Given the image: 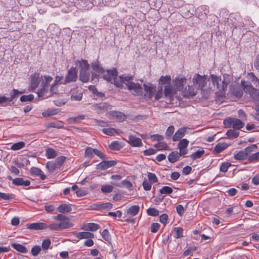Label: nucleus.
I'll return each instance as SVG.
<instances>
[{"instance_id": "20e7f679", "label": "nucleus", "mask_w": 259, "mask_h": 259, "mask_svg": "<svg viewBox=\"0 0 259 259\" xmlns=\"http://www.w3.org/2000/svg\"><path fill=\"white\" fill-rule=\"evenodd\" d=\"M111 105L107 102H101L92 105V109L98 114H102L111 109Z\"/></svg>"}, {"instance_id": "aec40b11", "label": "nucleus", "mask_w": 259, "mask_h": 259, "mask_svg": "<svg viewBox=\"0 0 259 259\" xmlns=\"http://www.w3.org/2000/svg\"><path fill=\"white\" fill-rule=\"evenodd\" d=\"M30 172L31 175L40 177L41 180H44L46 179V176L43 174L41 170L38 167H31L30 170Z\"/></svg>"}, {"instance_id": "1a4fd4ad", "label": "nucleus", "mask_w": 259, "mask_h": 259, "mask_svg": "<svg viewBox=\"0 0 259 259\" xmlns=\"http://www.w3.org/2000/svg\"><path fill=\"white\" fill-rule=\"evenodd\" d=\"M187 83V79L185 77H176L173 80V86L177 91H181L183 90L184 85Z\"/></svg>"}, {"instance_id": "f8f14e48", "label": "nucleus", "mask_w": 259, "mask_h": 259, "mask_svg": "<svg viewBox=\"0 0 259 259\" xmlns=\"http://www.w3.org/2000/svg\"><path fill=\"white\" fill-rule=\"evenodd\" d=\"M26 228L32 230H42L47 228V225L44 223H34L26 224Z\"/></svg>"}, {"instance_id": "dca6fc26", "label": "nucleus", "mask_w": 259, "mask_h": 259, "mask_svg": "<svg viewBox=\"0 0 259 259\" xmlns=\"http://www.w3.org/2000/svg\"><path fill=\"white\" fill-rule=\"evenodd\" d=\"M145 91L148 98L151 99L153 96L156 87L150 83H145L143 85Z\"/></svg>"}, {"instance_id": "9b49d317", "label": "nucleus", "mask_w": 259, "mask_h": 259, "mask_svg": "<svg viewBox=\"0 0 259 259\" xmlns=\"http://www.w3.org/2000/svg\"><path fill=\"white\" fill-rule=\"evenodd\" d=\"M117 162L114 160L103 161L97 165V169L103 170L116 164Z\"/></svg>"}, {"instance_id": "13d9d810", "label": "nucleus", "mask_w": 259, "mask_h": 259, "mask_svg": "<svg viewBox=\"0 0 259 259\" xmlns=\"http://www.w3.org/2000/svg\"><path fill=\"white\" fill-rule=\"evenodd\" d=\"M40 251V247L38 245H35L32 248L31 253L33 256H36L38 255Z\"/></svg>"}, {"instance_id": "603ef678", "label": "nucleus", "mask_w": 259, "mask_h": 259, "mask_svg": "<svg viewBox=\"0 0 259 259\" xmlns=\"http://www.w3.org/2000/svg\"><path fill=\"white\" fill-rule=\"evenodd\" d=\"M159 192L162 194H170L172 192V189L170 187L164 186L160 189Z\"/></svg>"}, {"instance_id": "2f4dec72", "label": "nucleus", "mask_w": 259, "mask_h": 259, "mask_svg": "<svg viewBox=\"0 0 259 259\" xmlns=\"http://www.w3.org/2000/svg\"><path fill=\"white\" fill-rule=\"evenodd\" d=\"M171 77L169 75L161 76L159 80V84L160 85H170Z\"/></svg>"}, {"instance_id": "8fccbe9b", "label": "nucleus", "mask_w": 259, "mask_h": 259, "mask_svg": "<svg viewBox=\"0 0 259 259\" xmlns=\"http://www.w3.org/2000/svg\"><path fill=\"white\" fill-rule=\"evenodd\" d=\"M231 166V164L229 162H224L220 165V170L221 171L226 172L228 171L229 167Z\"/></svg>"}, {"instance_id": "72a5a7b5", "label": "nucleus", "mask_w": 259, "mask_h": 259, "mask_svg": "<svg viewBox=\"0 0 259 259\" xmlns=\"http://www.w3.org/2000/svg\"><path fill=\"white\" fill-rule=\"evenodd\" d=\"M239 135V132L236 131V129H231L228 130L226 133V135L229 139H233L237 138Z\"/></svg>"}, {"instance_id": "5fc2aeb1", "label": "nucleus", "mask_w": 259, "mask_h": 259, "mask_svg": "<svg viewBox=\"0 0 259 259\" xmlns=\"http://www.w3.org/2000/svg\"><path fill=\"white\" fill-rule=\"evenodd\" d=\"M13 94L11 95V97L9 98V102L12 101L15 98L18 97L19 94H22L24 92L19 91L17 90L13 89Z\"/></svg>"}, {"instance_id": "f257e3e1", "label": "nucleus", "mask_w": 259, "mask_h": 259, "mask_svg": "<svg viewBox=\"0 0 259 259\" xmlns=\"http://www.w3.org/2000/svg\"><path fill=\"white\" fill-rule=\"evenodd\" d=\"M119 80H115V85L119 88H123V83L127 89L132 92L135 96H139L142 94V88L139 83H135L132 81L134 76L131 74H124L119 76Z\"/></svg>"}, {"instance_id": "4c0bfd02", "label": "nucleus", "mask_w": 259, "mask_h": 259, "mask_svg": "<svg viewBox=\"0 0 259 259\" xmlns=\"http://www.w3.org/2000/svg\"><path fill=\"white\" fill-rule=\"evenodd\" d=\"M257 149V145L255 144H252V145L245 148L244 149V151L248 157L249 155H251V153L252 152H255Z\"/></svg>"}, {"instance_id": "a18cd8bd", "label": "nucleus", "mask_w": 259, "mask_h": 259, "mask_svg": "<svg viewBox=\"0 0 259 259\" xmlns=\"http://www.w3.org/2000/svg\"><path fill=\"white\" fill-rule=\"evenodd\" d=\"M114 185L116 186L120 187L122 186H124L125 187L128 189H131L133 187V185L131 183V182L126 180L122 181L121 184H115Z\"/></svg>"}, {"instance_id": "f03ea898", "label": "nucleus", "mask_w": 259, "mask_h": 259, "mask_svg": "<svg viewBox=\"0 0 259 259\" xmlns=\"http://www.w3.org/2000/svg\"><path fill=\"white\" fill-rule=\"evenodd\" d=\"M211 80L214 85L216 86L219 94L222 95L225 93L228 85L232 79V76L228 74L223 75V80H222L221 77L218 76L214 74L210 75Z\"/></svg>"}, {"instance_id": "ea45409f", "label": "nucleus", "mask_w": 259, "mask_h": 259, "mask_svg": "<svg viewBox=\"0 0 259 259\" xmlns=\"http://www.w3.org/2000/svg\"><path fill=\"white\" fill-rule=\"evenodd\" d=\"M175 232V237L176 238H181L183 237V229L181 227H176L174 229Z\"/></svg>"}, {"instance_id": "de8ad7c7", "label": "nucleus", "mask_w": 259, "mask_h": 259, "mask_svg": "<svg viewBox=\"0 0 259 259\" xmlns=\"http://www.w3.org/2000/svg\"><path fill=\"white\" fill-rule=\"evenodd\" d=\"M113 115L115 116L119 121H124L126 119V115L120 112H115Z\"/></svg>"}, {"instance_id": "7c9ffc66", "label": "nucleus", "mask_w": 259, "mask_h": 259, "mask_svg": "<svg viewBox=\"0 0 259 259\" xmlns=\"http://www.w3.org/2000/svg\"><path fill=\"white\" fill-rule=\"evenodd\" d=\"M228 145L225 143H219L214 148V152L216 154L220 153L226 149Z\"/></svg>"}, {"instance_id": "b1692460", "label": "nucleus", "mask_w": 259, "mask_h": 259, "mask_svg": "<svg viewBox=\"0 0 259 259\" xmlns=\"http://www.w3.org/2000/svg\"><path fill=\"white\" fill-rule=\"evenodd\" d=\"M181 154V152H178L177 151H173L171 152L168 156V159L171 163H174L179 160L181 156H183Z\"/></svg>"}, {"instance_id": "864d4df0", "label": "nucleus", "mask_w": 259, "mask_h": 259, "mask_svg": "<svg viewBox=\"0 0 259 259\" xmlns=\"http://www.w3.org/2000/svg\"><path fill=\"white\" fill-rule=\"evenodd\" d=\"M34 99V96L32 94L28 95H23L20 97V101L22 102L32 101Z\"/></svg>"}, {"instance_id": "bb28decb", "label": "nucleus", "mask_w": 259, "mask_h": 259, "mask_svg": "<svg viewBox=\"0 0 259 259\" xmlns=\"http://www.w3.org/2000/svg\"><path fill=\"white\" fill-rule=\"evenodd\" d=\"M247 155L244 150L237 151L234 154V158L237 160H243L247 159Z\"/></svg>"}, {"instance_id": "c756f323", "label": "nucleus", "mask_w": 259, "mask_h": 259, "mask_svg": "<svg viewBox=\"0 0 259 259\" xmlns=\"http://www.w3.org/2000/svg\"><path fill=\"white\" fill-rule=\"evenodd\" d=\"M92 69L96 72L99 73H104V69L100 64L99 61H96L92 63Z\"/></svg>"}, {"instance_id": "0e129e2a", "label": "nucleus", "mask_w": 259, "mask_h": 259, "mask_svg": "<svg viewBox=\"0 0 259 259\" xmlns=\"http://www.w3.org/2000/svg\"><path fill=\"white\" fill-rule=\"evenodd\" d=\"M53 218L55 220L61 222L69 220V218L68 217L61 214H59L57 215L54 216Z\"/></svg>"}, {"instance_id": "c03bdc74", "label": "nucleus", "mask_w": 259, "mask_h": 259, "mask_svg": "<svg viewBox=\"0 0 259 259\" xmlns=\"http://www.w3.org/2000/svg\"><path fill=\"white\" fill-rule=\"evenodd\" d=\"M46 167L48 170L52 172H53L56 168L58 167L55 162L49 161L47 163Z\"/></svg>"}, {"instance_id": "bf43d9fd", "label": "nucleus", "mask_w": 259, "mask_h": 259, "mask_svg": "<svg viewBox=\"0 0 259 259\" xmlns=\"http://www.w3.org/2000/svg\"><path fill=\"white\" fill-rule=\"evenodd\" d=\"M13 198L14 195L12 194L0 192V199L9 200Z\"/></svg>"}, {"instance_id": "4be33fe9", "label": "nucleus", "mask_w": 259, "mask_h": 259, "mask_svg": "<svg viewBox=\"0 0 259 259\" xmlns=\"http://www.w3.org/2000/svg\"><path fill=\"white\" fill-rule=\"evenodd\" d=\"M99 228L100 226L98 224L93 223H89L85 224L81 229L85 231H96Z\"/></svg>"}, {"instance_id": "338daca9", "label": "nucleus", "mask_w": 259, "mask_h": 259, "mask_svg": "<svg viewBox=\"0 0 259 259\" xmlns=\"http://www.w3.org/2000/svg\"><path fill=\"white\" fill-rule=\"evenodd\" d=\"M148 178L149 181L151 183H155L157 182V181H158V180H157V178L156 175L153 173L149 172L148 174Z\"/></svg>"}, {"instance_id": "9d476101", "label": "nucleus", "mask_w": 259, "mask_h": 259, "mask_svg": "<svg viewBox=\"0 0 259 259\" xmlns=\"http://www.w3.org/2000/svg\"><path fill=\"white\" fill-rule=\"evenodd\" d=\"M40 82V77L39 73H35L31 75L30 86V88L32 91L35 90L38 86Z\"/></svg>"}, {"instance_id": "49530a36", "label": "nucleus", "mask_w": 259, "mask_h": 259, "mask_svg": "<svg viewBox=\"0 0 259 259\" xmlns=\"http://www.w3.org/2000/svg\"><path fill=\"white\" fill-rule=\"evenodd\" d=\"M247 159L250 162H254L259 160V152L252 154L249 155Z\"/></svg>"}, {"instance_id": "09e8293b", "label": "nucleus", "mask_w": 259, "mask_h": 259, "mask_svg": "<svg viewBox=\"0 0 259 259\" xmlns=\"http://www.w3.org/2000/svg\"><path fill=\"white\" fill-rule=\"evenodd\" d=\"M109 147L113 150H119L121 148L122 146L118 141H114L109 145Z\"/></svg>"}, {"instance_id": "774afa93", "label": "nucleus", "mask_w": 259, "mask_h": 259, "mask_svg": "<svg viewBox=\"0 0 259 259\" xmlns=\"http://www.w3.org/2000/svg\"><path fill=\"white\" fill-rule=\"evenodd\" d=\"M175 128L174 126H169L168 127L166 133H165V136L167 138H170V137L172 135L174 132Z\"/></svg>"}, {"instance_id": "a211bd4d", "label": "nucleus", "mask_w": 259, "mask_h": 259, "mask_svg": "<svg viewBox=\"0 0 259 259\" xmlns=\"http://www.w3.org/2000/svg\"><path fill=\"white\" fill-rule=\"evenodd\" d=\"M176 92L174 87L172 88L170 85H165L164 91L165 97L172 99Z\"/></svg>"}, {"instance_id": "e2e57ef3", "label": "nucleus", "mask_w": 259, "mask_h": 259, "mask_svg": "<svg viewBox=\"0 0 259 259\" xmlns=\"http://www.w3.org/2000/svg\"><path fill=\"white\" fill-rule=\"evenodd\" d=\"M51 245V240L47 239L43 240L42 242V248L44 250H47Z\"/></svg>"}, {"instance_id": "412c9836", "label": "nucleus", "mask_w": 259, "mask_h": 259, "mask_svg": "<svg viewBox=\"0 0 259 259\" xmlns=\"http://www.w3.org/2000/svg\"><path fill=\"white\" fill-rule=\"evenodd\" d=\"M13 183L16 186H28L30 182L29 180H24L21 178H17L13 180Z\"/></svg>"}, {"instance_id": "f3484780", "label": "nucleus", "mask_w": 259, "mask_h": 259, "mask_svg": "<svg viewBox=\"0 0 259 259\" xmlns=\"http://www.w3.org/2000/svg\"><path fill=\"white\" fill-rule=\"evenodd\" d=\"M128 142L132 147H140L142 146L141 139L135 136H129Z\"/></svg>"}, {"instance_id": "6e6d98bb", "label": "nucleus", "mask_w": 259, "mask_h": 259, "mask_svg": "<svg viewBox=\"0 0 259 259\" xmlns=\"http://www.w3.org/2000/svg\"><path fill=\"white\" fill-rule=\"evenodd\" d=\"M113 187L111 185H105L101 187V191L103 193H110L113 191Z\"/></svg>"}, {"instance_id": "393cba45", "label": "nucleus", "mask_w": 259, "mask_h": 259, "mask_svg": "<svg viewBox=\"0 0 259 259\" xmlns=\"http://www.w3.org/2000/svg\"><path fill=\"white\" fill-rule=\"evenodd\" d=\"M90 74L89 71H79V79L83 82H87L89 81Z\"/></svg>"}, {"instance_id": "6ab92c4d", "label": "nucleus", "mask_w": 259, "mask_h": 259, "mask_svg": "<svg viewBox=\"0 0 259 259\" xmlns=\"http://www.w3.org/2000/svg\"><path fill=\"white\" fill-rule=\"evenodd\" d=\"M41 89L39 90L37 92L38 97L39 98H41L42 99L47 98L50 96V95H48L49 87L44 86L42 85H41Z\"/></svg>"}, {"instance_id": "052dcab7", "label": "nucleus", "mask_w": 259, "mask_h": 259, "mask_svg": "<svg viewBox=\"0 0 259 259\" xmlns=\"http://www.w3.org/2000/svg\"><path fill=\"white\" fill-rule=\"evenodd\" d=\"M66 158L64 156H61L57 158L55 161L56 164H57L58 167H60L61 166L64 161H65Z\"/></svg>"}, {"instance_id": "a878e982", "label": "nucleus", "mask_w": 259, "mask_h": 259, "mask_svg": "<svg viewBox=\"0 0 259 259\" xmlns=\"http://www.w3.org/2000/svg\"><path fill=\"white\" fill-rule=\"evenodd\" d=\"M12 246L16 249L17 251L23 253H26L28 252V249L27 248L22 244L17 243H12L11 244Z\"/></svg>"}, {"instance_id": "cd10ccee", "label": "nucleus", "mask_w": 259, "mask_h": 259, "mask_svg": "<svg viewBox=\"0 0 259 259\" xmlns=\"http://www.w3.org/2000/svg\"><path fill=\"white\" fill-rule=\"evenodd\" d=\"M140 210L139 205H133L127 209V214L131 217H134L137 215Z\"/></svg>"}, {"instance_id": "5701e85b", "label": "nucleus", "mask_w": 259, "mask_h": 259, "mask_svg": "<svg viewBox=\"0 0 259 259\" xmlns=\"http://www.w3.org/2000/svg\"><path fill=\"white\" fill-rule=\"evenodd\" d=\"M186 131V130L185 128H181L179 129L172 137L173 141L175 142L179 141L184 136Z\"/></svg>"}, {"instance_id": "58836bf2", "label": "nucleus", "mask_w": 259, "mask_h": 259, "mask_svg": "<svg viewBox=\"0 0 259 259\" xmlns=\"http://www.w3.org/2000/svg\"><path fill=\"white\" fill-rule=\"evenodd\" d=\"M205 151L204 150H199L193 153L191 155L190 157L193 160H195L200 158L204 153Z\"/></svg>"}, {"instance_id": "423d86ee", "label": "nucleus", "mask_w": 259, "mask_h": 259, "mask_svg": "<svg viewBox=\"0 0 259 259\" xmlns=\"http://www.w3.org/2000/svg\"><path fill=\"white\" fill-rule=\"evenodd\" d=\"M77 78V70L75 67H71L67 71L65 79L63 84H66L71 82H74Z\"/></svg>"}, {"instance_id": "ddd939ff", "label": "nucleus", "mask_w": 259, "mask_h": 259, "mask_svg": "<svg viewBox=\"0 0 259 259\" xmlns=\"http://www.w3.org/2000/svg\"><path fill=\"white\" fill-rule=\"evenodd\" d=\"M188 89L186 88L184 90L182 91V94L184 97L189 99L195 96L196 91L193 86L188 85Z\"/></svg>"}, {"instance_id": "3c124183", "label": "nucleus", "mask_w": 259, "mask_h": 259, "mask_svg": "<svg viewBox=\"0 0 259 259\" xmlns=\"http://www.w3.org/2000/svg\"><path fill=\"white\" fill-rule=\"evenodd\" d=\"M147 213L149 215L156 217L159 215V210L155 208H149L147 210Z\"/></svg>"}, {"instance_id": "7ed1b4c3", "label": "nucleus", "mask_w": 259, "mask_h": 259, "mask_svg": "<svg viewBox=\"0 0 259 259\" xmlns=\"http://www.w3.org/2000/svg\"><path fill=\"white\" fill-rule=\"evenodd\" d=\"M224 124L227 127H233L240 130L244 126V123L240 119L234 117L226 118L224 120Z\"/></svg>"}, {"instance_id": "c9c22d12", "label": "nucleus", "mask_w": 259, "mask_h": 259, "mask_svg": "<svg viewBox=\"0 0 259 259\" xmlns=\"http://www.w3.org/2000/svg\"><path fill=\"white\" fill-rule=\"evenodd\" d=\"M80 70L89 71L90 68V64L86 60L81 59V61H79Z\"/></svg>"}, {"instance_id": "2eb2a0df", "label": "nucleus", "mask_w": 259, "mask_h": 259, "mask_svg": "<svg viewBox=\"0 0 259 259\" xmlns=\"http://www.w3.org/2000/svg\"><path fill=\"white\" fill-rule=\"evenodd\" d=\"M189 143V141L186 139H184L180 141L178 147L181 154L185 155L187 153V147Z\"/></svg>"}, {"instance_id": "e433bc0d", "label": "nucleus", "mask_w": 259, "mask_h": 259, "mask_svg": "<svg viewBox=\"0 0 259 259\" xmlns=\"http://www.w3.org/2000/svg\"><path fill=\"white\" fill-rule=\"evenodd\" d=\"M89 90L91 91L93 94L96 95L97 97L99 98H103L105 97L104 93H103L102 92H99L97 89L94 86V85H90L89 87Z\"/></svg>"}, {"instance_id": "4d7b16f0", "label": "nucleus", "mask_w": 259, "mask_h": 259, "mask_svg": "<svg viewBox=\"0 0 259 259\" xmlns=\"http://www.w3.org/2000/svg\"><path fill=\"white\" fill-rule=\"evenodd\" d=\"M57 113L56 110L48 109L42 113L43 116L47 117H49Z\"/></svg>"}, {"instance_id": "c85d7f7f", "label": "nucleus", "mask_w": 259, "mask_h": 259, "mask_svg": "<svg viewBox=\"0 0 259 259\" xmlns=\"http://www.w3.org/2000/svg\"><path fill=\"white\" fill-rule=\"evenodd\" d=\"M57 210L60 213L69 212L72 210V208L69 205L63 203L59 205Z\"/></svg>"}, {"instance_id": "f704fd0d", "label": "nucleus", "mask_w": 259, "mask_h": 259, "mask_svg": "<svg viewBox=\"0 0 259 259\" xmlns=\"http://www.w3.org/2000/svg\"><path fill=\"white\" fill-rule=\"evenodd\" d=\"M59 224L60 230L70 228L73 226V224L72 223H71L69 221V220L63 221L62 222H61Z\"/></svg>"}, {"instance_id": "a19ab883", "label": "nucleus", "mask_w": 259, "mask_h": 259, "mask_svg": "<svg viewBox=\"0 0 259 259\" xmlns=\"http://www.w3.org/2000/svg\"><path fill=\"white\" fill-rule=\"evenodd\" d=\"M25 144L24 142H19L14 144L11 148V149L16 151L22 149L24 147Z\"/></svg>"}, {"instance_id": "69168bd1", "label": "nucleus", "mask_w": 259, "mask_h": 259, "mask_svg": "<svg viewBox=\"0 0 259 259\" xmlns=\"http://www.w3.org/2000/svg\"><path fill=\"white\" fill-rule=\"evenodd\" d=\"M248 75L250 76L252 82L256 84V86L259 85V79L254 75V73L250 72L248 73Z\"/></svg>"}, {"instance_id": "37998d69", "label": "nucleus", "mask_w": 259, "mask_h": 259, "mask_svg": "<svg viewBox=\"0 0 259 259\" xmlns=\"http://www.w3.org/2000/svg\"><path fill=\"white\" fill-rule=\"evenodd\" d=\"M46 156L48 159L54 158L57 156V152L52 148H48L46 151Z\"/></svg>"}, {"instance_id": "680f3d73", "label": "nucleus", "mask_w": 259, "mask_h": 259, "mask_svg": "<svg viewBox=\"0 0 259 259\" xmlns=\"http://www.w3.org/2000/svg\"><path fill=\"white\" fill-rule=\"evenodd\" d=\"M94 123L99 126L104 127L108 125V122L103 120L94 119Z\"/></svg>"}, {"instance_id": "473e14b6", "label": "nucleus", "mask_w": 259, "mask_h": 259, "mask_svg": "<svg viewBox=\"0 0 259 259\" xmlns=\"http://www.w3.org/2000/svg\"><path fill=\"white\" fill-rule=\"evenodd\" d=\"M102 132L104 134L110 136L119 134V131L114 128H103Z\"/></svg>"}, {"instance_id": "0eeeda50", "label": "nucleus", "mask_w": 259, "mask_h": 259, "mask_svg": "<svg viewBox=\"0 0 259 259\" xmlns=\"http://www.w3.org/2000/svg\"><path fill=\"white\" fill-rule=\"evenodd\" d=\"M193 85L198 89H202L206 84V77L205 75L201 76L199 74H195L193 78Z\"/></svg>"}, {"instance_id": "6e6552de", "label": "nucleus", "mask_w": 259, "mask_h": 259, "mask_svg": "<svg viewBox=\"0 0 259 259\" xmlns=\"http://www.w3.org/2000/svg\"><path fill=\"white\" fill-rule=\"evenodd\" d=\"M96 154L102 159H104L106 157L105 155L97 149H93L91 147H87L84 152V155L90 158H92L94 154Z\"/></svg>"}, {"instance_id": "4468645a", "label": "nucleus", "mask_w": 259, "mask_h": 259, "mask_svg": "<svg viewBox=\"0 0 259 259\" xmlns=\"http://www.w3.org/2000/svg\"><path fill=\"white\" fill-rule=\"evenodd\" d=\"M72 234L79 240L83 239H91L94 237V234L89 232H73Z\"/></svg>"}, {"instance_id": "79ce46f5", "label": "nucleus", "mask_w": 259, "mask_h": 259, "mask_svg": "<svg viewBox=\"0 0 259 259\" xmlns=\"http://www.w3.org/2000/svg\"><path fill=\"white\" fill-rule=\"evenodd\" d=\"M53 80V77L49 75H44L42 79L41 85L49 87L50 83Z\"/></svg>"}, {"instance_id": "39448f33", "label": "nucleus", "mask_w": 259, "mask_h": 259, "mask_svg": "<svg viewBox=\"0 0 259 259\" xmlns=\"http://www.w3.org/2000/svg\"><path fill=\"white\" fill-rule=\"evenodd\" d=\"M117 73L116 68L108 70L106 72L104 71V73H103V78L109 82L112 83L113 80L115 85V80H119V78H117Z\"/></svg>"}]
</instances>
